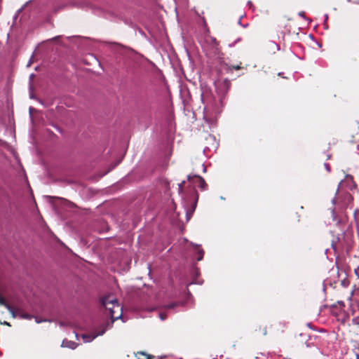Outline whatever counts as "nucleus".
<instances>
[{
	"mask_svg": "<svg viewBox=\"0 0 359 359\" xmlns=\"http://www.w3.org/2000/svg\"><path fill=\"white\" fill-rule=\"evenodd\" d=\"M174 306H175L174 304H170L168 306V308L172 309V308H174Z\"/></svg>",
	"mask_w": 359,
	"mask_h": 359,
	"instance_id": "obj_32",
	"label": "nucleus"
},
{
	"mask_svg": "<svg viewBox=\"0 0 359 359\" xmlns=\"http://www.w3.org/2000/svg\"><path fill=\"white\" fill-rule=\"evenodd\" d=\"M332 217L334 222H336V224H340L341 221L338 219L337 213L335 212V208H333L331 209Z\"/></svg>",
	"mask_w": 359,
	"mask_h": 359,
	"instance_id": "obj_12",
	"label": "nucleus"
},
{
	"mask_svg": "<svg viewBox=\"0 0 359 359\" xmlns=\"http://www.w3.org/2000/svg\"><path fill=\"white\" fill-rule=\"evenodd\" d=\"M105 330H102L100 333L98 334H83L81 335V337L84 342L88 343L92 341L94 339H95L99 335H102L104 333Z\"/></svg>",
	"mask_w": 359,
	"mask_h": 359,
	"instance_id": "obj_9",
	"label": "nucleus"
},
{
	"mask_svg": "<svg viewBox=\"0 0 359 359\" xmlns=\"http://www.w3.org/2000/svg\"><path fill=\"white\" fill-rule=\"evenodd\" d=\"M217 147V143L215 142V145H214V148L216 149Z\"/></svg>",
	"mask_w": 359,
	"mask_h": 359,
	"instance_id": "obj_38",
	"label": "nucleus"
},
{
	"mask_svg": "<svg viewBox=\"0 0 359 359\" xmlns=\"http://www.w3.org/2000/svg\"><path fill=\"white\" fill-rule=\"evenodd\" d=\"M30 98L31 99H34V95H30Z\"/></svg>",
	"mask_w": 359,
	"mask_h": 359,
	"instance_id": "obj_41",
	"label": "nucleus"
},
{
	"mask_svg": "<svg viewBox=\"0 0 359 359\" xmlns=\"http://www.w3.org/2000/svg\"><path fill=\"white\" fill-rule=\"evenodd\" d=\"M102 304L109 311L113 320L118 319L121 316V307L116 298L113 294H109L102 298Z\"/></svg>",
	"mask_w": 359,
	"mask_h": 359,
	"instance_id": "obj_3",
	"label": "nucleus"
},
{
	"mask_svg": "<svg viewBox=\"0 0 359 359\" xmlns=\"http://www.w3.org/2000/svg\"><path fill=\"white\" fill-rule=\"evenodd\" d=\"M7 212L5 208L0 210V220L6 217Z\"/></svg>",
	"mask_w": 359,
	"mask_h": 359,
	"instance_id": "obj_16",
	"label": "nucleus"
},
{
	"mask_svg": "<svg viewBox=\"0 0 359 359\" xmlns=\"http://www.w3.org/2000/svg\"><path fill=\"white\" fill-rule=\"evenodd\" d=\"M198 201V196L196 194H194L191 196V204L189 208H187L185 205V210H186V222H188L191 217H192V215L194 212L195 211V209L196 208Z\"/></svg>",
	"mask_w": 359,
	"mask_h": 359,
	"instance_id": "obj_5",
	"label": "nucleus"
},
{
	"mask_svg": "<svg viewBox=\"0 0 359 359\" xmlns=\"http://www.w3.org/2000/svg\"><path fill=\"white\" fill-rule=\"evenodd\" d=\"M33 110H34V108H33V107H29V109L30 116H32V111H33Z\"/></svg>",
	"mask_w": 359,
	"mask_h": 359,
	"instance_id": "obj_30",
	"label": "nucleus"
},
{
	"mask_svg": "<svg viewBox=\"0 0 359 359\" xmlns=\"http://www.w3.org/2000/svg\"><path fill=\"white\" fill-rule=\"evenodd\" d=\"M0 305L1 306H5L8 311L11 313V314L12 315V316L13 318H15V308H13V306H11L6 301V299L0 296Z\"/></svg>",
	"mask_w": 359,
	"mask_h": 359,
	"instance_id": "obj_8",
	"label": "nucleus"
},
{
	"mask_svg": "<svg viewBox=\"0 0 359 359\" xmlns=\"http://www.w3.org/2000/svg\"><path fill=\"white\" fill-rule=\"evenodd\" d=\"M160 318L161 320H165L166 318V316L164 313H160Z\"/></svg>",
	"mask_w": 359,
	"mask_h": 359,
	"instance_id": "obj_28",
	"label": "nucleus"
},
{
	"mask_svg": "<svg viewBox=\"0 0 359 359\" xmlns=\"http://www.w3.org/2000/svg\"><path fill=\"white\" fill-rule=\"evenodd\" d=\"M344 199L346 201V202H344V205H348L353 201V196L350 193L346 192L344 194Z\"/></svg>",
	"mask_w": 359,
	"mask_h": 359,
	"instance_id": "obj_13",
	"label": "nucleus"
},
{
	"mask_svg": "<svg viewBox=\"0 0 359 359\" xmlns=\"http://www.w3.org/2000/svg\"><path fill=\"white\" fill-rule=\"evenodd\" d=\"M230 86L231 82L227 79H225L220 84L216 85V91L219 98L217 100L214 96L211 88L206 83H201L200 86L201 100L204 105V111L214 114H219L226 103L225 98Z\"/></svg>",
	"mask_w": 359,
	"mask_h": 359,
	"instance_id": "obj_1",
	"label": "nucleus"
},
{
	"mask_svg": "<svg viewBox=\"0 0 359 359\" xmlns=\"http://www.w3.org/2000/svg\"><path fill=\"white\" fill-rule=\"evenodd\" d=\"M276 47H277L278 50H279L280 48H279L278 45V44H276Z\"/></svg>",
	"mask_w": 359,
	"mask_h": 359,
	"instance_id": "obj_42",
	"label": "nucleus"
},
{
	"mask_svg": "<svg viewBox=\"0 0 359 359\" xmlns=\"http://www.w3.org/2000/svg\"><path fill=\"white\" fill-rule=\"evenodd\" d=\"M209 138H210V140H212L215 141V137H214L213 135H209Z\"/></svg>",
	"mask_w": 359,
	"mask_h": 359,
	"instance_id": "obj_31",
	"label": "nucleus"
},
{
	"mask_svg": "<svg viewBox=\"0 0 359 359\" xmlns=\"http://www.w3.org/2000/svg\"><path fill=\"white\" fill-rule=\"evenodd\" d=\"M208 149H209V148H208V147H205V148H204V149H203V153H205V152H206V150H208Z\"/></svg>",
	"mask_w": 359,
	"mask_h": 359,
	"instance_id": "obj_36",
	"label": "nucleus"
},
{
	"mask_svg": "<svg viewBox=\"0 0 359 359\" xmlns=\"http://www.w3.org/2000/svg\"><path fill=\"white\" fill-rule=\"evenodd\" d=\"M286 327L285 323L275 320L270 323L269 326H260L259 328V332L262 335L265 336L267 334V329L269 328L270 332L273 334L283 333Z\"/></svg>",
	"mask_w": 359,
	"mask_h": 359,
	"instance_id": "obj_4",
	"label": "nucleus"
},
{
	"mask_svg": "<svg viewBox=\"0 0 359 359\" xmlns=\"http://www.w3.org/2000/svg\"><path fill=\"white\" fill-rule=\"evenodd\" d=\"M138 354L141 356L144 357L145 359H162L161 358H156L152 355H149L144 352H140L138 353Z\"/></svg>",
	"mask_w": 359,
	"mask_h": 359,
	"instance_id": "obj_14",
	"label": "nucleus"
},
{
	"mask_svg": "<svg viewBox=\"0 0 359 359\" xmlns=\"http://www.w3.org/2000/svg\"><path fill=\"white\" fill-rule=\"evenodd\" d=\"M332 203L333 205H335V203H336V198H334L332 200Z\"/></svg>",
	"mask_w": 359,
	"mask_h": 359,
	"instance_id": "obj_33",
	"label": "nucleus"
},
{
	"mask_svg": "<svg viewBox=\"0 0 359 359\" xmlns=\"http://www.w3.org/2000/svg\"><path fill=\"white\" fill-rule=\"evenodd\" d=\"M241 40V38H238L233 43L231 44H229V46L230 47H232L235 45L236 43H237L238 41H240Z\"/></svg>",
	"mask_w": 359,
	"mask_h": 359,
	"instance_id": "obj_25",
	"label": "nucleus"
},
{
	"mask_svg": "<svg viewBox=\"0 0 359 359\" xmlns=\"http://www.w3.org/2000/svg\"><path fill=\"white\" fill-rule=\"evenodd\" d=\"M353 183V177L351 175H346L345 176V179L341 180V182H339V184L338 185V188H337V191H336V194H338L339 188H340L341 186L346 185L348 188H351Z\"/></svg>",
	"mask_w": 359,
	"mask_h": 359,
	"instance_id": "obj_7",
	"label": "nucleus"
},
{
	"mask_svg": "<svg viewBox=\"0 0 359 359\" xmlns=\"http://www.w3.org/2000/svg\"><path fill=\"white\" fill-rule=\"evenodd\" d=\"M324 167L327 172H330L331 171V167L328 163H325Z\"/></svg>",
	"mask_w": 359,
	"mask_h": 359,
	"instance_id": "obj_19",
	"label": "nucleus"
},
{
	"mask_svg": "<svg viewBox=\"0 0 359 359\" xmlns=\"http://www.w3.org/2000/svg\"><path fill=\"white\" fill-rule=\"evenodd\" d=\"M198 257H197V260L198 261H201L203 259V255H204V251L203 250H199L198 252Z\"/></svg>",
	"mask_w": 359,
	"mask_h": 359,
	"instance_id": "obj_17",
	"label": "nucleus"
},
{
	"mask_svg": "<svg viewBox=\"0 0 359 359\" xmlns=\"http://www.w3.org/2000/svg\"><path fill=\"white\" fill-rule=\"evenodd\" d=\"M357 214H358V213H357V211H356V210H355V211H354V218H355V221H356V223L358 224V223L359 222V220H358V219H357V217H357Z\"/></svg>",
	"mask_w": 359,
	"mask_h": 359,
	"instance_id": "obj_29",
	"label": "nucleus"
},
{
	"mask_svg": "<svg viewBox=\"0 0 359 359\" xmlns=\"http://www.w3.org/2000/svg\"><path fill=\"white\" fill-rule=\"evenodd\" d=\"M15 317L19 316L24 319H31V316L28 313H23L20 309H15Z\"/></svg>",
	"mask_w": 359,
	"mask_h": 359,
	"instance_id": "obj_11",
	"label": "nucleus"
},
{
	"mask_svg": "<svg viewBox=\"0 0 359 359\" xmlns=\"http://www.w3.org/2000/svg\"><path fill=\"white\" fill-rule=\"evenodd\" d=\"M32 64V58H30L29 61L28 62L27 66H30Z\"/></svg>",
	"mask_w": 359,
	"mask_h": 359,
	"instance_id": "obj_34",
	"label": "nucleus"
},
{
	"mask_svg": "<svg viewBox=\"0 0 359 359\" xmlns=\"http://www.w3.org/2000/svg\"><path fill=\"white\" fill-rule=\"evenodd\" d=\"M242 17H243V16H241V17L240 18V19L238 20V25H241V26H242V27H246L248 25H242V23H241V18H242Z\"/></svg>",
	"mask_w": 359,
	"mask_h": 359,
	"instance_id": "obj_27",
	"label": "nucleus"
},
{
	"mask_svg": "<svg viewBox=\"0 0 359 359\" xmlns=\"http://www.w3.org/2000/svg\"><path fill=\"white\" fill-rule=\"evenodd\" d=\"M327 19H328V15L325 14V15L324 23H323V25H324L325 29H327Z\"/></svg>",
	"mask_w": 359,
	"mask_h": 359,
	"instance_id": "obj_20",
	"label": "nucleus"
},
{
	"mask_svg": "<svg viewBox=\"0 0 359 359\" xmlns=\"http://www.w3.org/2000/svg\"><path fill=\"white\" fill-rule=\"evenodd\" d=\"M4 324L6 325H8V326H11L10 324L8 323H7V322H4Z\"/></svg>",
	"mask_w": 359,
	"mask_h": 359,
	"instance_id": "obj_37",
	"label": "nucleus"
},
{
	"mask_svg": "<svg viewBox=\"0 0 359 359\" xmlns=\"http://www.w3.org/2000/svg\"><path fill=\"white\" fill-rule=\"evenodd\" d=\"M241 68V66H240V65H235V66L233 65V66H232V67H231V69H236V70H238V69H240Z\"/></svg>",
	"mask_w": 359,
	"mask_h": 359,
	"instance_id": "obj_26",
	"label": "nucleus"
},
{
	"mask_svg": "<svg viewBox=\"0 0 359 359\" xmlns=\"http://www.w3.org/2000/svg\"><path fill=\"white\" fill-rule=\"evenodd\" d=\"M45 197L48 199V203L52 205V208L55 214L60 217H65V212L74 206L73 203L62 198L53 197L50 196H46Z\"/></svg>",
	"mask_w": 359,
	"mask_h": 359,
	"instance_id": "obj_2",
	"label": "nucleus"
},
{
	"mask_svg": "<svg viewBox=\"0 0 359 359\" xmlns=\"http://www.w3.org/2000/svg\"><path fill=\"white\" fill-rule=\"evenodd\" d=\"M247 4H248V5H249V6H250L252 5V1H248V3H247Z\"/></svg>",
	"mask_w": 359,
	"mask_h": 359,
	"instance_id": "obj_35",
	"label": "nucleus"
},
{
	"mask_svg": "<svg viewBox=\"0 0 359 359\" xmlns=\"http://www.w3.org/2000/svg\"><path fill=\"white\" fill-rule=\"evenodd\" d=\"M299 15L302 18H303L305 20L308 21V22H311V20H310L309 18H307L305 15H304V11H301L299 13Z\"/></svg>",
	"mask_w": 359,
	"mask_h": 359,
	"instance_id": "obj_18",
	"label": "nucleus"
},
{
	"mask_svg": "<svg viewBox=\"0 0 359 359\" xmlns=\"http://www.w3.org/2000/svg\"><path fill=\"white\" fill-rule=\"evenodd\" d=\"M79 346V344L73 341H70V340H68L67 339H65L62 342V344H61V346L62 347H64V348H71V349H75L77 346Z\"/></svg>",
	"mask_w": 359,
	"mask_h": 359,
	"instance_id": "obj_10",
	"label": "nucleus"
},
{
	"mask_svg": "<svg viewBox=\"0 0 359 359\" xmlns=\"http://www.w3.org/2000/svg\"><path fill=\"white\" fill-rule=\"evenodd\" d=\"M137 359H145V358H144V357H143V356H142V357H141V358L137 357Z\"/></svg>",
	"mask_w": 359,
	"mask_h": 359,
	"instance_id": "obj_40",
	"label": "nucleus"
},
{
	"mask_svg": "<svg viewBox=\"0 0 359 359\" xmlns=\"http://www.w3.org/2000/svg\"><path fill=\"white\" fill-rule=\"evenodd\" d=\"M192 178H196L198 186L201 190H205L207 187V184L205 181V180L200 175H191V174L187 176V180L191 181Z\"/></svg>",
	"mask_w": 359,
	"mask_h": 359,
	"instance_id": "obj_6",
	"label": "nucleus"
},
{
	"mask_svg": "<svg viewBox=\"0 0 359 359\" xmlns=\"http://www.w3.org/2000/svg\"><path fill=\"white\" fill-rule=\"evenodd\" d=\"M355 274L359 278V266L355 269Z\"/></svg>",
	"mask_w": 359,
	"mask_h": 359,
	"instance_id": "obj_24",
	"label": "nucleus"
},
{
	"mask_svg": "<svg viewBox=\"0 0 359 359\" xmlns=\"http://www.w3.org/2000/svg\"><path fill=\"white\" fill-rule=\"evenodd\" d=\"M210 40H211V42L214 44V45H217V39L215 38V37H210Z\"/></svg>",
	"mask_w": 359,
	"mask_h": 359,
	"instance_id": "obj_23",
	"label": "nucleus"
},
{
	"mask_svg": "<svg viewBox=\"0 0 359 359\" xmlns=\"http://www.w3.org/2000/svg\"><path fill=\"white\" fill-rule=\"evenodd\" d=\"M164 184H165L166 189L169 190L170 189V182L167 180H165Z\"/></svg>",
	"mask_w": 359,
	"mask_h": 359,
	"instance_id": "obj_21",
	"label": "nucleus"
},
{
	"mask_svg": "<svg viewBox=\"0 0 359 359\" xmlns=\"http://www.w3.org/2000/svg\"><path fill=\"white\" fill-rule=\"evenodd\" d=\"M203 172H205L206 171V168L204 166V165H203Z\"/></svg>",
	"mask_w": 359,
	"mask_h": 359,
	"instance_id": "obj_39",
	"label": "nucleus"
},
{
	"mask_svg": "<svg viewBox=\"0 0 359 359\" xmlns=\"http://www.w3.org/2000/svg\"><path fill=\"white\" fill-rule=\"evenodd\" d=\"M185 184V181L183 180L181 183L178 184V192L179 194H182L183 192V186Z\"/></svg>",
	"mask_w": 359,
	"mask_h": 359,
	"instance_id": "obj_15",
	"label": "nucleus"
},
{
	"mask_svg": "<svg viewBox=\"0 0 359 359\" xmlns=\"http://www.w3.org/2000/svg\"><path fill=\"white\" fill-rule=\"evenodd\" d=\"M53 126L60 133H62V130L60 127L57 125H53Z\"/></svg>",
	"mask_w": 359,
	"mask_h": 359,
	"instance_id": "obj_22",
	"label": "nucleus"
}]
</instances>
